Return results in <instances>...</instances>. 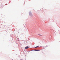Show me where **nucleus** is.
I'll list each match as a JSON object with an SVG mask.
<instances>
[{"label": "nucleus", "instance_id": "5", "mask_svg": "<svg viewBox=\"0 0 60 60\" xmlns=\"http://www.w3.org/2000/svg\"><path fill=\"white\" fill-rule=\"evenodd\" d=\"M38 35H40V34H38Z\"/></svg>", "mask_w": 60, "mask_h": 60}, {"label": "nucleus", "instance_id": "3", "mask_svg": "<svg viewBox=\"0 0 60 60\" xmlns=\"http://www.w3.org/2000/svg\"><path fill=\"white\" fill-rule=\"evenodd\" d=\"M36 51H39V50H36Z\"/></svg>", "mask_w": 60, "mask_h": 60}, {"label": "nucleus", "instance_id": "4", "mask_svg": "<svg viewBox=\"0 0 60 60\" xmlns=\"http://www.w3.org/2000/svg\"><path fill=\"white\" fill-rule=\"evenodd\" d=\"M21 60H22V59H21Z\"/></svg>", "mask_w": 60, "mask_h": 60}, {"label": "nucleus", "instance_id": "2", "mask_svg": "<svg viewBox=\"0 0 60 60\" xmlns=\"http://www.w3.org/2000/svg\"><path fill=\"white\" fill-rule=\"evenodd\" d=\"M38 47H39V46H37L36 47H35V48H37Z\"/></svg>", "mask_w": 60, "mask_h": 60}, {"label": "nucleus", "instance_id": "1", "mask_svg": "<svg viewBox=\"0 0 60 60\" xmlns=\"http://www.w3.org/2000/svg\"><path fill=\"white\" fill-rule=\"evenodd\" d=\"M29 48V47L28 46H27L25 48V49H28Z\"/></svg>", "mask_w": 60, "mask_h": 60}]
</instances>
